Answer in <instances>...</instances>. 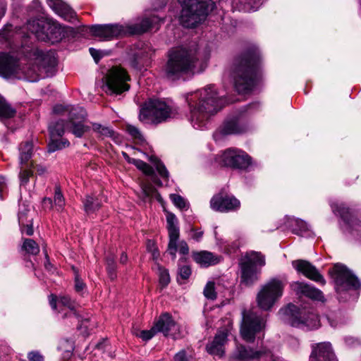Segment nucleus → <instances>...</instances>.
<instances>
[{
  "mask_svg": "<svg viewBox=\"0 0 361 361\" xmlns=\"http://www.w3.org/2000/svg\"><path fill=\"white\" fill-rule=\"evenodd\" d=\"M240 201L232 195L222 192L214 195L210 200V207L219 212H229L240 207Z\"/></svg>",
  "mask_w": 361,
  "mask_h": 361,
  "instance_id": "6ab92c4d",
  "label": "nucleus"
},
{
  "mask_svg": "<svg viewBox=\"0 0 361 361\" xmlns=\"http://www.w3.org/2000/svg\"><path fill=\"white\" fill-rule=\"evenodd\" d=\"M7 29L8 28L6 27L5 30L0 32V35H1L2 37L6 39H8L11 37L10 34L6 32Z\"/></svg>",
  "mask_w": 361,
  "mask_h": 361,
  "instance_id": "774afa93",
  "label": "nucleus"
},
{
  "mask_svg": "<svg viewBox=\"0 0 361 361\" xmlns=\"http://www.w3.org/2000/svg\"><path fill=\"white\" fill-rule=\"evenodd\" d=\"M203 232L202 231H195L192 235V238L196 241H200L202 238Z\"/></svg>",
  "mask_w": 361,
  "mask_h": 361,
  "instance_id": "680f3d73",
  "label": "nucleus"
},
{
  "mask_svg": "<svg viewBox=\"0 0 361 361\" xmlns=\"http://www.w3.org/2000/svg\"><path fill=\"white\" fill-rule=\"evenodd\" d=\"M54 203L56 209L58 212H61L65 206V199L59 187L55 188Z\"/></svg>",
  "mask_w": 361,
  "mask_h": 361,
  "instance_id": "a19ab883",
  "label": "nucleus"
},
{
  "mask_svg": "<svg viewBox=\"0 0 361 361\" xmlns=\"http://www.w3.org/2000/svg\"><path fill=\"white\" fill-rule=\"evenodd\" d=\"M33 173L31 169H23L21 170L19 174L20 180V186H25L29 181V179L32 176Z\"/></svg>",
  "mask_w": 361,
  "mask_h": 361,
  "instance_id": "09e8293b",
  "label": "nucleus"
},
{
  "mask_svg": "<svg viewBox=\"0 0 361 361\" xmlns=\"http://www.w3.org/2000/svg\"><path fill=\"white\" fill-rule=\"evenodd\" d=\"M265 265V257L260 252H247L240 262V282L246 286H250L258 281L260 269Z\"/></svg>",
  "mask_w": 361,
  "mask_h": 361,
  "instance_id": "9d476101",
  "label": "nucleus"
},
{
  "mask_svg": "<svg viewBox=\"0 0 361 361\" xmlns=\"http://www.w3.org/2000/svg\"><path fill=\"white\" fill-rule=\"evenodd\" d=\"M331 207L333 212L340 215L345 222L349 232L361 240V222L352 215L349 208L338 202H332Z\"/></svg>",
  "mask_w": 361,
  "mask_h": 361,
  "instance_id": "a211bd4d",
  "label": "nucleus"
},
{
  "mask_svg": "<svg viewBox=\"0 0 361 361\" xmlns=\"http://www.w3.org/2000/svg\"><path fill=\"white\" fill-rule=\"evenodd\" d=\"M142 192L145 199L155 198L158 201H161V197L157 190L149 183L142 185Z\"/></svg>",
  "mask_w": 361,
  "mask_h": 361,
  "instance_id": "4c0bfd02",
  "label": "nucleus"
},
{
  "mask_svg": "<svg viewBox=\"0 0 361 361\" xmlns=\"http://www.w3.org/2000/svg\"><path fill=\"white\" fill-rule=\"evenodd\" d=\"M191 275V269L189 266L184 265L181 266L178 269V281L180 280V279L183 280L188 279Z\"/></svg>",
  "mask_w": 361,
  "mask_h": 361,
  "instance_id": "603ef678",
  "label": "nucleus"
},
{
  "mask_svg": "<svg viewBox=\"0 0 361 361\" xmlns=\"http://www.w3.org/2000/svg\"><path fill=\"white\" fill-rule=\"evenodd\" d=\"M199 62L197 46L178 47L168 52V60L164 68V76L171 80L194 73Z\"/></svg>",
  "mask_w": 361,
  "mask_h": 361,
  "instance_id": "20e7f679",
  "label": "nucleus"
},
{
  "mask_svg": "<svg viewBox=\"0 0 361 361\" xmlns=\"http://www.w3.org/2000/svg\"><path fill=\"white\" fill-rule=\"evenodd\" d=\"M246 129L247 126L243 117L237 116L227 118L219 128V132L223 135H227L242 133Z\"/></svg>",
  "mask_w": 361,
  "mask_h": 361,
  "instance_id": "b1692460",
  "label": "nucleus"
},
{
  "mask_svg": "<svg viewBox=\"0 0 361 361\" xmlns=\"http://www.w3.org/2000/svg\"><path fill=\"white\" fill-rule=\"evenodd\" d=\"M69 144L68 140L66 139L50 137V142L48 144V151L49 152H54L68 147Z\"/></svg>",
  "mask_w": 361,
  "mask_h": 361,
  "instance_id": "c9c22d12",
  "label": "nucleus"
},
{
  "mask_svg": "<svg viewBox=\"0 0 361 361\" xmlns=\"http://www.w3.org/2000/svg\"><path fill=\"white\" fill-rule=\"evenodd\" d=\"M43 204L44 207H49V208L53 207V202L51 198H44L43 200Z\"/></svg>",
  "mask_w": 361,
  "mask_h": 361,
  "instance_id": "e2e57ef3",
  "label": "nucleus"
},
{
  "mask_svg": "<svg viewBox=\"0 0 361 361\" xmlns=\"http://www.w3.org/2000/svg\"><path fill=\"white\" fill-rule=\"evenodd\" d=\"M122 155L124 157V159L130 164H134V161L136 159L130 158L128 154L126 152H123Z\"/></svg>",
  "mask_w": 361,
  "mask_h": 361,
  "instance_id": "0e129e2a",
  "label": "nucleus"
},
{
  "mask_svg": "<svg viewBox=\"0 0 361 361\" xmlns=\"http://www.w3.org/2000/svg\"><path fill=\"white\" fill-rule=\"evenodd\" d=\"M227 336L226 331H218L214 340L207 345V351L211 355L222 356L224 352V345L227 341Z\"/></svg>",
  "mask_w": 361,
  "mask_h": 361,
  "instance_id": "c85d7f7f",
  "label": "nucleus"
},
{
  "mask_svg": "<svg viewBox=\"0 0 361 361\" xmlns=\"http://www.w3.org/2000/svg\"><path fill=\"white\" fill-rule=\"evenodd\" d=\"M231 75L239 93H245L257 85L262 75L260 54L257 47H250L235 56Z\"/></svg>",
  "mask_w": 361,
  "mask_h": 361,
  "instance_id": "f03ea898",
  "label": "nucleus"
},
{
  "mask_svg": "<svg viewBox=\"0 0 361 361\" xmlns=\"http://www.w3.org/2000/svg\"><path fill=\"white\" fill-rule=\"evenodd\" d=\"M6 12V5L4 2H0V18L4 16Z\"/></svg>",
  "mask_w": 361,
  "mask_h": 361,
  "instance_id": "338daca9",
  "label": "nucleus"
},
{
  "mask_svg": "<svg viewBox=\"0 0 361 361\" xmlns=\"http://www.w3.org/2000/svg\"><path fill=\"white\" fill-rule=\"evenodd\" d=\"M48 6L59 16L69 22L77 20L75 12L61 0H47Z\"/></svg>",
  "mask_w": 361,
  "mask_h": 361,
  "instance_id": "393cba45",
  "label": "nucleus"
},
{
  "mask_svg": "<svg viewBox=\"0 0 361 361\" xmlns=\"http://www.w3.org/2000/svg\"><path fill=\"white\" fill-rule=\"evenodd\" d=\"M204 295L209 300H214L216 298V293L215 291L214 283L212 281H209L203 291Z\"/></svg>",
  "mask_w": 361,
  "mask_h": 361,
  "instance_id": "79ce46f5",
  "label": "nucleus"
},
{
  "mask_svg": "<svg viewBox=\"0 0 361 361\" xmlns=\"http://www.w3.org/2000/svg\"><path fill=\"white\" fill-rule=\"evenodd\" d=\"M329 273L334 279L336 292L341 295L348 290L360 287L357 278L344 265L335 264Z\"/></svg>",
  "mask_w": 361,
  "mask_h": 361,
  "instance_id": "9b49d317",
  "label": "nucleus"
},
{
  "mask_svg": "<svg viewBox=\"0 0 361 361\" xmlns=\"http://www.w3.org/2000/svg\"><path fill=\"white\" fill-rule=\"evenodd\" d=\"M157 333V329H155V326L154 325L149 330H143L137 336L141 338L143 341H147Z\"/></svg>",
  "mask_w": 361,
  "mask_h": 361,
  "instance_id": "3c124183",
  "label": "nucleus"
},
{
  "mask_svg": "<svg viewBox=\"0 0 361 361\" xmlns=\"http://www.w3.org/2000/svg\"><path fill=\"white\" fill-rule=\"evenodd\" d=\"M265 326L266 320L257 313L245 310L242 312L240 335L246 342H254L256 335L264 331Z\"/></svg>",
  "mask_w": 361,
  "mask_h": 361,
  "instance_id": "f8f14e48",
  "label": "nucleus"
},
{
  "mask_svg": "<svg viewBox=\"0 0 361 361\" xmlns=\"http://www.w3.org/2000/svg\"><path fill=\"white\" fill-rule=\"evenodd\" d=\"M164 22V19L152 15L143 18L139 23L96 25L90 27L92 34L103 40H111L114 38L128 35L144 33L151 29L158 30V25Z\"/></svg>",
  "mask_w": 361,
  "mask_h": 361,
  "instance_id": "39448f33",
  "label": "nucleus"
},
{
  "mask_svg": "<svg viewBox=\"0 0 361 361\" xmlns=\"http://www.w3.org/2000/svg\"><path fill=\"white\" fill-rule=\"evenodd\" d=\"M56 114L68 116V121L58 120L50 123V137H61L65 130L71 133L76 137H82L90 130V126L85 124L87 112L81 106L56 105L53 109Z\"/></svg>",
  "mask_w": 361,
  "mask_h": 361,
  "instance_id": "7ed1b4c3",
  "label": "nucleus"
},
{
  "mask_svg": "<svg viewBox=\"0 0 361 361\" xmlns=\"http://www.w3.org/2000/svg\"><path fill=\"white\" fill-rule=\"evenodd\" d=\"M310 361H337V360L331 343L324 342L312 346Z\"/></svg>",
  "mask_w": 361,
  "mask_h": 361,
  "instance_id": "4be33fe9",
  "label": "nucleus"
},
{
  "mask_svg": "<svg viewBox=\"0 0 361 361\" xmlns=\"http://www.w3.org/2000/svg\"><path fill=\"white\" fill-rule=\"evenodd\" d=\"M27 358L30 361H44L43 355L38 351H31L27 354Z\"/></svg>",
  "mask_w": 361,
  "mask_h": 361,
  "instance_id": "5fc2aeb1",
  "label": "nucleus"
},
{
  "mask_svg": "<svg viewBox=\"0 0 361 361\" xmlns=\"http://www.w3.org/2000/svg\"><path fill=\"white\" fill-rule=\"evenodd\" d=\"M33 145L31 142H25L20 145V163L21 165L27 164L32 155Z\"/></svg>",
  "mask_w": 361,
  "mask_h": 361,
  "instance_id": "72a5a7b5",
  "label": "nucleus"
},
{
  "mask_svg": "<svg viewBox=\"0 0 361 361\" xmlns=\"http://www.w3.org/2000/svg\"><path fill=\"white\" fill-rule=\"evenodd\" d=\"M292 265L298 272L302 274L307 278L322 285L326 283L323 276L320 274L317 268L308 261L303 259L295 260L293 261Z\"/></svg>",
  "mask_w": 361,
  "mask_h": 361,
  "instance_id": "412c9836",
  "label": "nucleus"
},
{
  "mask_svg": "<svg viewBox=\"0 0 361 361\" xmlns=\"http://www.w3.org/2000/svg\"><path fill=\"white\" fill-rule=\"evenodd\" d=\"M295 223L300 227V230L301 231H305L307 230V225L305 221L297 219L295 220Z\"/></svg>",
  "mask_w": 361,
  "mask_h": 361,
  "instance_id": "bf43d9fd",
  "label": "nucleus"
},
{
  "mask_svg": "<svg viewBox=\"0 0 361 361\" xmlns=\"http://www.w3.org/2000/svg\"><path fill=\"white\" fill-rule=\"evenodd\" d=\"M285 283L281 280L274 278L264 283L256 296V302L263 311H270L281 298Z\"/></svg>",
  "mask_w": 361,
  "mask_h": 361,
  "instance_id": "6e6552de",
  "label": "nucleus"
},
{
  "mask_svg": "<svg viewBox=\"0 0 361 361\" xmlns=\"http://www.w3.org/2000/svg\"><path fill=\"white\" fill-rule=\"evenodd\" d=\"M16 111L0 96V118H10L16 115Z\"/></svg>",
  "mask_w": 361,
  "mask_h": 361,
  "instance_id": "f704fd0d",
  "label": "nucleus"
},
{
  "mask_svg": "<svg viewBox=\"0 0 361 361\" xmlns=\"http://www.w3.org/2000/svg\"><path fill=\"white\" fill-rule=\"evenodd\" d=\"M83 205L86 213H93L102 207V200L99 197L87 195L83 200Z\"/></svg>",
  "mask_w": 361,
  "mask_h": 361,
  "instance_id": "473e14b6",
  "label": "nucleus"
},
{
  "mask_svg": "<svg viewBox=\"0 0 361 361\" xmlns=\"http://www.w3.org/2000/svg\"><path fill=\"white\" fill-rule=\"evenodd\" d=\"M174 361H188L185 350H180L174 356Z\"/></svg>",
  "mask_w": 361,
  "mask_h": 361,
  "instance_id": "13d9d810",
  "label": "nucleus"
},
{
  "mask_svg": "<svg viewBox=\"0 0 361 361\" xmlns=\"http://www.w3.org/2000/svg\"><path fill=\"white\" fill-rule=\"evenodd\" d=\"M130 77L126 71L120 67H113L105 78V91L109 94H119L129 90L126 81Z\"/></svg>",
  "mask_w": 361,
  "mask_h": 361,
  "instance_id": "2eb2a0df",
  "label": "nucleus"
},
{
  "mask_svg": "<svg viewBox=\"0 0 361 361\" xmlns=\"http://www.w3.org/2000/svg\"><path fill=\"white\" fill-rule=\"evenodd\" d=\"M126 129L128 134L134 139H137L140 141L144 140L141 131L136 126L128 124L126 125Z\"/></svg>",
  "mask_w": 361,
  "mask_h": 361,
  "instance_id": "c03bdc74",
  "label": "nucleus"
},
{
  "mask_svg": "<svg viewBox=\"0 0 361 361\" xmlns=\"http://www.w3.org/2000/svg\"><path fill=\"white\" fill-rule=\"evenodd\" d=\"M279 313L283 316V320L293 326L314 329L319 326L318 315L312 312L298 311V307L289 304L286 307L281 309Z\"/></svg>",
  "mask_w": 361,
  "mask_h": 361,
  "instance_id": "1a4fd4ad",
  "label": "nucleus"
},
{
  "mask_svg": "<svg viewBox=\"0 0 361 361\" xmlns=\"http://www.w3.org/2000/svg\"><path fill=\"white\" fill-rule=\"evenodd\" d=\"M36 171L39 175H42L47 171V169L44 166L37 165L36 166Z\"/></svg>",
  "mask_w": 361,
  "mask_h": 361,
  "instance_id": "69168bd1",
  "label": "nucleus"
},
{
  "mask_svg": "<svg viewBox=\"0 0 361 361\" xmlns=\"http://www.w3.org/2000/svg\"><path fill=\"white\" fill-rule=\"evenodd\" d=\"M192 258L197 264L202 267L216 265L221 260V256L206 250L193 252Z\"/></svg>",
  "mask_w": 361,
  "mask_h": 361,
  "instance_id": "cd10ccee",
  "label": "nucleus"
},
{
  "mask_svg": "<svg viewBox=\"0 0 361 361\" xmlns=\"http://www.w3.org/2000/svg\"><path fill=\"white\" fill-rule=\"evenodd\" d=\"M45 257H46V262H44V267H45V269L49 271H51V269L53 268V266L52 264H51V262H49V259L48 258V255L47 253H45Z\"/></svg>",
  "mask_w": 361,
  "mask_h": 361,
  "instance_id": "052dcab7",
  "label": "nucleus"
},
{
  "mask_svg": "<svg viewBox=\"0 0 361 361\" xmlns=\"http://www.w3.org/2000/svg\"><path fill=\"white\" fill-rule=\"evenodd\" d=\"M0 76L6 78L27 79L17 59L4 52H0Z\"/></svg>",
  "mask_w": 361,
  "mask_h": 361,
  "instance_id": "f3484780",
  "label": "nucleus"
},
{
  "mask_svg": "<svg viewBox=\"0 0 361 361\" xmlns=\"http://www.w3.org/2000/svg\"><path fill=\"white\" fill-rule=\"evenodd\" d=\"M178 2L182 7L180 23L185 27H196L214 8L211 0H178Z\"/></svg>",
  "mask_w": 361,
  "mask_h": 361,
  "instance_id": "423d86ee",
  "label": "nucleus"
},
{
  "mask_svg": "<svg viewBox=\"0 0 361 361\" xmlns=\"http://www.w3.org/2000/svg\"><path fill=\"white\" fill-rule=\"evenodd\" d=\"M24 214H19L18 221L20 226V230L22 233H25L27 235H32L34 233V230L32 224H24Z\"/></svg>",
  "mask_w": 361,
  "mask_h": 361,
  "instance_id": "37998d69",
  "label": "nucleus"
},
{
  "mask_svg": "<svg viewBox=\"0 0 361 361\" xmlns=\"http://www.w3.org/2000/svg\"><path fill=\"white\" fill-rule=\"evenodd\" d=\"M47 22L39 19L30 20L27 22L26 28L35 35L36 37L42 41H47V35H44Z\"/></svg>",
  "mask_w": 361,
  "mask_h": 361,
  "instance_id": "c756f323",
  "label": "nucleus"
},
{
  "mask_svg": "<svg viewBox=\"0 0 361 361\" xmlns=\"http://www.w3.org/2000/svg\"><path fill=\"white\" fill-rule=\"evenodd\" d=\"M159 282L162 286H166L170 282L169 271L161 267H159Z\"/></svg>",
  "mask_w": 361,
  "mask_h": 361,
  "instance_id": "8fccbe9b",
  "label": "nucleus"
},
{
  "mask_svg": "<svg viewBox=\"0 0 361 361\" xmlns=\"http://www.w3.org/2000/svg\"><path fill=\"white\" fill-rule=\"evenodd\" d=\"M170 198L172 200L173 203L180 209H186L188 208V204L186 201L180 195L177 194H171L170 195Z\"/></svg>",
  "mask_w": 361,
  "mask_h": 361,
  "instance_id": "de8ad7c7",
  "label": "nucleus"
},
{
  "mask_svg": "<svg viewBox=\"0 0 361 361\" xmlns=\"http://www.w3.org/2000/svg\"><path fill=\"white\" fill-rule=\"evenodd\" d=\"M89 51L96 62H97L104 56L102 51L94 48H90Z\"/></svg>",
  "mask_w": 361,
  "mask_h": 361,
  "instance_id": "6e6d98bb",
  "label": "nucleus"
},
{
  "mask_svg": "<svg viewBox=\"0 0 361 361\" xmlns=\"http://www.w3.org/2000/svg\"><path fill=\"white\" fill-rule=\"evenodd\" d=\"M86 287L85 283L79 277L78 274H76L75 276V290L76 292L82 294V291Z\"/></svg>",
  "mask_w": 361,
  "mask_h": 361,
  "instance_id": "864d4df0",
  "label": "nucleus"
},
{
  "mask_svg": "<svg viewBox=\"0 0 361 361\" xmlns=\"http://www.w3.org/2000/svg\"><path fill=\"white\" fill-rule=\"evenodd\" d=\"M166 223L169 238L167 252L171 256L172 259L174 260L176 257V252L178 248L179 252L185 255L188 254L189 247L187 243L184 240L180 241L178 245L177 244L180 235V232L179 228L177 226V219L173 214H167Z\"/></svg>",
  "mask_w": 361,
  "mask_h": 361,
  "instance_id": "ddd939ff",
  "label": "nucleus"
},
{
  "mask_svg": "<svg viewBox=\"0 0 361 361\" xmlns=\"http://www.w3.org/2000/svg\"><path fill=\"white\" fill-rule=\"evenodd\" d=\"M157 332L163 333L165 336L174 339L178 338L179 326L169 313H164L154 324Z\"/></svg>",
  "mask_w": 361,
  "mask_h": 361,
  "instance_id": "aec40b11",
  "label": "nucleus"
},
{
  "mask_svg": "<svg viewBox=\"0 0 361 361\" xmlns=\"http://www.w3.org/2000/svg\"><path fill=\"white\" fill-rule=\"evenodd\" d=\"M57 302L69 309L68 312L63 314V319L66 317L78 319V314L76 312L77 303L74 300H71L68 295H60L59 298H57L55 295H50L49 304L53 310H56Z\"/></svg>",
  "mask_w": 361,
  "mask_h": 361,
  "instance_id": "5701e85b",
  "label": "nucleus"
},
{
  "mask_svg": "<svg viewBox=\"0 0 361 361\" xmlns=\"http://www.w3.org/2000/svg\"><path fill=\"white\" fill-rule=\"evenodd\" d=\"M291 288L297 295H305L317 301L324 300V296L320 290L306 283L297 281L291 284Z\"/></svg>",
  "mask_w": 361,
  "mask_h": 361,
  "instance_id": "bb28decb",
  "label": "nucleus"
},
{
  "mask_svg": "<svg viewBox=\"0 0 361 361\" xmlns=\"http://www.w3.org/2000/svg\"><path fill=\"white\" fill-rule=\"evenodd\" d=\"M174 114L172 108L165 102L150 99L140 109L139 120L144 123L159 124L173 117Z\"/></svg>",
  "mask_w": 361,
  "mask_h": 361,
  "instance_id": "0eeeda50",
  "label": "nucleus"
},
{
  "mask_svg": "<svg viewBox=\"0 0 361 361\" xmlns=\"http://www.w3.org/2000/svg\"><path fill=\"white\" fill-rule=\"evenodd\" d=\"M74 320L80 322V324L78 326V329L81 331V333L84 335L89 334V329L90 327V319H85L80 320V315L78 314V319H73Z\"/></svg>",
  "mask_w": 361,
  "mask_h": 361,
  "instance_id": "49530a36",
  "label": "nucleus"
},
{
  "mask_svg": "<svg viewBox=\"0 0 361 361\" xmlns=\"http://www.w3.org/2000/svg\"><path fill=\"white\" fill-rule=\"evenodd\" d=\"M134 161V165L140 171H142L145 175L152 176V181L157 185L161 186L162 183L159 180L154 174V169L152 166H150L146 162L140 160L136 159Z\"/></svg>",
  "mask_w": 361,
  "mask_h": 361,
  "instance_id": "2f4dec72",
  "label": "nucleus"
},
{
  "mask_svg": "<svg viewBox=\"0 0 361 361\" xmlns=\"http://www.w3.org/2000/svg\"><path fill=\"white\" fill-rule=\"evenodd\" d=\"M44 35H47V41L51 42H59L63 37V31L58 23L55 22H47Z\"/></svg>",
  "mask_w": 361,
  "mask_h": 361,
  "instance_id": "7c9ffc66",
  "label": "nucleus"
},
{
  "mask_svg": "<svg viewBox=\"0 0 361 361\" xmlns=\"http://www.w3.org/2000/svg\"><path fill=\"white\" fill-rule=\"evenodd\" d=\"M106 269L110 279L114 280L116 277V265L114 257H108L106 258Z\"/></svg>",
  "mask_w": 361,
  "mask_h": 361,
  "instance_id": "a18cd8bd",
  "label": "nucleus"
},
{
  "mask_svg": "<svg viewBox=\"0 0 361 361\" xmlns=\"http://www.w3.org/2000/svg\"><path fill=\"white\" fill-rule=\"evenodd\" d=\"M149 160L154 165L159 176L165 180H169V173L166 166L161 162L157 157L151 156Z\"/></svg>",
  "mask_w": 361,
  "mask_h": 361,
  "instance_id": "58836bf2",
  "label": "nucleus"
},
{
  "mask_svg": "<svg viewBox=\"0 0 361 361\" xmlns=\"http://www.w3.org/2000/svg\"><path fill=\"white\" fill-rule=\"evenodd\" d=\"M7 188V184L5 177L0 175V200H3L4 193Z\"/></svg>",
  "mask_w": 361,
  "mask_h": 361,
  "instance_id": "4d7b16f0",
  "label": "nucleus"
},
{
  "mask_svg": "<svg viewBox=\"0 0 361 361\" xmlns=\"http://www.w3.org/2000/svg\"><path fill=\"white\" fill-rule=\"evenodd\" d=\"M216 161L223 166L246 169L251 164V158L240 149L230 148L219 154Z\"/></svg>",
  "mask_w": 361,
  "mask_h": 361,
  "instance_id": "4468645a",
  "label": "nucleus"
},
{
  "mask_svg": "<svg viewBox=\"0 0 361 361\" xmlns=\"http://www.w3.org/2000/svg\"><path fill=\"white\" fill-rule=\"evenodd\" d=\"M92 129L102 137H111L114 135V131L111 128L99 123H93Z\"/></svg>",
  "mask_w": 361,
  "mask_h": 361,
  "instance_id": "ea45409f",
  "label": "nucleus"
},
{
  "mask_svg": "<svg viewBox=\"0 0 361 361\" xmlns=\"http://www.w3.org/2000/svg\"><path fill=\"white\" fill-rule=\"evenodd\" d=\"M229 361H276L272 351L263 346L259 350L254 351L244 345L237 347Z\"/></svg>",
  "mask_w": 361,
  "mask_h": 361,
  "instance_id": "dca6fc26",
  "label": "nucleus"
},
{
  "mask_svg": "<svg viewBox=\"0 0 361 361\" xmlns=\"http://www.w3.org/2000/svg\"><path fill=\"white\" fill-rule=\"evenodd\" d=\"M48 6L59 16L69 22L77 20L75 12L61 0H47Z\"/></svg>",
  "mask_w": 361,
  "mask_h": 361,
  "instance_id": "a878e982",
  "label": "nucleus"
},
{
  "mask_svg": "<svg viewBox=\"0 0 361 361\" xmlns=\"http://www.w3.org/2000/svg\"><path fill=\"white\" fill-rule=\"evenodd\" d=\"M185 100L190 110V121L196 129L204 128L209 118L222 109L226 103L214 85L188 93Z\"/></svg>",
  "mask_w": 361,
  "mask_h": 361,
  "instance_id": "f257e3e1",
  "label": "nucleus"
},
{
  "mask_svg": "<svg viewBox=\"0 0 361 361\" xmlns=\"http://www.w3.org/2000/svg\"><path fill=\"white\" fill-rule=\"evenodd\" d=\"M21 249L28 255H36L39 252V247L37 243L30 238L24 239Z\"/></svg>",
  "mask_w": 361,
  "mask_h": 361,
  "instance_id": "e433bc0d",
  "label": "nucleus"
}]
</instances>
